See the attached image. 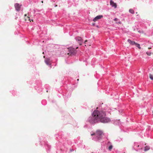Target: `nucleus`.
<instances>
[{"label":"nucleus","mask_w":153,"mask_h":153,"mask_svg":"<svg viewBox=\"0 0 153 153\" xmlns=\"http://www.w3.org/2000/svg\"><path fill=\"white\" fill-rule=\"evenodd\" d=\"M150 149V147L149 146H146L145 147V148L144 149V151H147L148 150Z\"/></svg>","instance_id":"11"},{"label":"nucleus","mask_w":153,"mask_h":153,"mask_svg":"<svg viewBox=\"0 0 153 153\" xmlns=\"http://www.w3.org/2000/svg\"><path fill=\"white\" fill-rule=\"evenodd\" d=\"M87 42V40H85V42H84V43L85 44V43H86V42Z\"/></svg>","instance_id":"19"},{"label":"nucleus","mask_w":153,"mask_h":153,"mask_svg":"<svg viewBox=\"0 0 153 153\" xmlns=\"http://www.w3.org/2000/svg\"><path fill=\"white\" fill-rule=\"evenodd\" d=\"M92 25L93 26H94L95 25V23H92Z\"/></svg>","instance_id":"20"},{"label":"nucleus","mask_w":153,"mask_h":153,"mask_svg":"<svg viewBox=\"0 0 153 153\" xmlns=\"http://www.w3.org/2000/svg\"><path fill=\"white\" fill-rule=\"evenodd\" d=\"M78 48V47H77V48H76V49H77V48Z\"/></svg>","instance_id":"25"},{"label":"nucleus","mask_w":153,"mask_h":153,"mask_svg":"<svg viewBox=\"0 0 153 153\" xmlns=\"http://www.w3.org/2000/svg\"><path fill=\"white\" fill-rule=\"evenodd\" d=\"M42 2V3H43V1H42V2Z\"/></svg>","instance_id":"23"},{"label":"nucleus","mask_w":153,"mask_h":153,"mask_svg":"<svg viewBox=\"0 0 153 153\" xmlns=\"http://www.w3.org/2000/svg\"><path fill=\"white\" fill-rule=\"evenodd\" d=\"M77 81H79V79H77Z\"/></svg>","instance_id":"24"},{"label":"nucleus","mask_w":153,"mask_h":153,"mask_svg":"<svg viewBox=\"0 0 153 153\" xmlns=\"http://www.w3.org/2000/svg\"><path fill=\"white\" fill-rule=\"evenodd\" d=\"M146 53L149 56H151V54H153V53L149 52H146Z\"/></svg>","instance_id":"14"},{"label":"nucleus","mask_w":153,"mask_h":153,"mask_svg":"<svg viewBox=\"0 0 153 153\" xmlns=\"http://www.w3.org/2000/svg\"><path fill=\"white\" fill-rule=\"evenodd\" d=\"M149 77L151 79L153 80V75H152L150 74H149Z\"/></svg>","instance_id":"15"},{"label":"nucleus","mask_w":153,"mask_h":153,"mask_svg":"<svg viewBox=\"0 0 153 153\" xmlns=\"http://www.w3.org/2000/svg\"><path fill=\"white\" fill-rule=\"evenodd\" d=\"M152 113H153V111H152Z\"/></svg>","instance_id":"26"},{"label":"nucleus","mask_w":153,"mask_h":153,"mask_svg":"<svg viewBox=\"0 0 153 153\" xmlns=\"http://www.w3.org/2000/svg\"><path fill=\"white\" fill-rule=\"evenodd\" d=\"M112 145H111L108 148V149L109 150H111V149H112Z\"/></svg>","instance_id":"16"},{"label":"nucleus","mask_w":153,"mask_h":153,"mask_svg":"<svg viewBox=\"0 0 153 153\" xmlns=\"http://www.w3.org/2000/svg\"><path fill=\"white\" fill-rule=\"evenodd\" d=\"M15 8L17 11H19L20 10L21 5L18 3H16L15 5Z\"/></svg>","instance_id":"6"},{"label":"nucleus","mask_w":153,"mask_h":153,"mask_svg":"<svg viewBox=\"0 0 153 153\" xmlns=\"http://www.w3.org/2000/svg\"><path fill=\"white\" fill-rule=\"evenodd\" d=\"M129 12L130 13H131L132 14L134 13V10L132 9H129Z\"/></svg>","instance_id":"13"},{"label":"nucleus","mask_w":153,"mask_h":153,"mask_svg":"<svg viewBox=\"0 0 153 153\" xmlns=\"http://www.w3.org/2000/svg\"><path fill=\"white\" fill-rule=\"evenodd\" d=\"M45 62L48 65L50 64V61L49 59H45Z\"/></svg>","instance_id":"10"},{"label":"nucleus","mask_w":153,"mask_h":153,"mask_svg":"<svg viewBox=\"0 0 153 153\" xmlns=\"http://www.w3.org/2000/svg\"><path fill=\"white\" fill-rule=\"evenodd\" d=\"M103 17V16L102 15H99L95 17L93 19V21L94 22H96L99 19H100Z\"/></svg>","instance_id":"5"},{"label":"nucleus","mask_w":153,"mask_h":153,"mask_svg":"<svg viewBox=\"0 0 153 153\" xmlns=\"http://www.w3.org/2000/svg\"><path fill=\"white\" fill-rule=\"evenodd\" d=\"M117 24H121V22L119 21V22H117Z\"/></svg>","instance_id":"18"},{"label":"nucleus","mask_w":153,"mask_h":153,"mask_svg":"<svg viewBox=\"0 0 153 153\" xmlns=\"http://www.w3.org/2000/svg\"><path fill=\"white\" fill-rule=\"evenodd\" d=\"M118 20V19L117 18H115L114 19V20L115 21H117Z\"/></svg>","instance_id":"17"},{"label":"nucleus","mask_w":153,"mask_h":153,"mask_svg":"<svg viewBox=\"0 0 153 153\" xmlns=\"http://www.w3.org/2000/svg\"><path fill=\"white\" fill-rule=\"evenodd\" d=\"M136 47H137L138 48L140 49L141 48L140 46V45L139 44H137L135 43V44L134 45Z\"/></svg>","instance_id":"12"},{"label":"nucleus","mask_w":153,"mask_h":153,"mask_svg":"<svg viewBox=\"0 0 153 153\" xmlns=\"http://www.w3.org/2000/svg\"><path fill=\"white\" fill-rule=\"evenodd\" d=\"M75 39L78 42V43L80 45H81L83 42V40L82 38L79 36L76 37Z\"/></svg>","instance_id":"4"},{"label":"nucleus","mask_w":153,"mask_h":153,"mask_svg":"<svg viewBox=\"0 0 153 153\" xmlns=\"http://www.w3.org/2000/svg\"><path fill=\"white\" fill-rule=\"evenodd\" d=\"M57 5H56L55 6V7H57Z\"/></svg>","instance_id":"22"},{"label":"nucleus","mask_w":153,"mask_h":153,"mask_svg":"<svg viewBox=\"0 0 153 153\" xmlns=\"http://www.w3.org/2000/svg\"><path fill=\"white\" fill-rule=\"evenodd\" d=\"M69 52L67 53V54L69 55H75L76 53V51L75 49L73 48H70L68 49Z\"/></svg>","instance_id":"3"},{"label":"nucleus","mask_w":153,"mask_h":153,"mask_svg":"<svg viewBox=\"0 0 153 153\" xmlns=\"http://www.w3.org/2000/svg\"><path fill=\"white\" fill-rule=\"evenodd\" d=\"M127 41L131 45H134L135 44V42L134 41H131L130 39H128Z\"/></svg>","instance_id":"7"},{"label":"nucleus","mask_w":153,"mask_h":153,"mask_svg":"<svg viewBox=\"0 0 153 153\" xmlns=\"http://www.w3.org/2000/svg\"><path fill=\"white\" fill-rule=\"evenodd\" d=\"M104 134L103 132L101 130H97L95 133L91 134V136H94L93 139L96 141H100L102 139V136Z\"/></svg>","instance_id":"2"},{"label":"nucleus","mask_w":153,"mask_h":153,"mask_svg":"<svg viewBox=\"0 0 153 153\" xmlns=\"http://www.w3.org/2000/svg\"><path fill=\"white\" fill-rule=\"evenodd\" d=\"M110 4L112 6L114 7L115 8L117 7V4L116 3H114L112 0L110 1Z\"/></svg>","instance_id":"8"},{"label":"nucleus","mask_w":153,"mask_h":153,"mask_svg":"<svg viewBox=\"0 0 153 153\" xmlns=\"http://www.w3.org/2000/svg\"><path fill=\"white\" fill-rule=\"evenodd\" d=\"M105 112L99 111L95 110L93 112L92 116L88 118V121L91 123L93 124L99 121L103 123H107L110 121L109 118L105 117Z\"/></svg>","instance_id":"1"},{"label":"nucleus","mask_w":153,"mask_h":153,"mask_svg":"<svg viewBox=\"0 0 153 153\" xmlns=\"http://www.w3.org/2000/svg\"><path fill=\"white\" fill-rule=\"evenodd\" d=\"M151 49V48H148V49Z\"/></svg>","instance_id":"21"},{"label":"nucleus","mask_w":153,"mask_h":153,"mask_svg":"<svg viewBox=\"0 0 153 153\" xmlns=\"http://www.w3.org/2000/svg\"><path fill=\"white\" fill-rule=\"evenodd\" d=\"M25 16V21H30V18L28 16H27V14H25L24 15Z\"/></svg>","instance_id":"9"},{"label":"nucleus","mask_w":153,"mask_h":153,"mask_svg":"<svg viewBox=\"0 0 153 153\" xmlns=\"http://www.w3.org/2000/svg\"><path fill=\"white\" fill-rule=\"evenodd\" d=\"M152 70H153V69H152Z\"/></svg>","instance_id":"27"}]
</instances>
